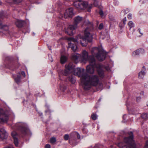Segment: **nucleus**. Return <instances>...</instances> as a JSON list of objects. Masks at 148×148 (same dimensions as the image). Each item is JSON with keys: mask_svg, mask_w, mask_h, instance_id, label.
I'll return each instance as SVG.
<instances>
[{"mask_svg": "<svg viewBox=\"0 0 148 148\" xmlns=\"http://www.w3.org/2000/svg\"><path fill=\"white\" fill-rule=\"evenodd\" d=\"M96 57L99 60L102 61L105 59L106 58V54L103 52L99 53L97 54Z\"/></svg>", "mask_w": 148, "mask_h": 148, "instance_id": "obj_14", "label": "nucleus"}, {"mask_svg": "<svg viewBox=\"0 0 148 148\" xmlns=\"http://www.w3.org/2000/svg\"><path fill=\"white\" fill-rule=\"evenodd\" d=\"M138 32H139L140 33V34L141 35H143V34L141 32H140V29H138Z\"/></svg>", "mask_w": 148, "mask_h": 148, "instance_id": "obj_43", "label": "nucleus"}, {"mask_svg": "<svg viewBox=\"0 0 148 148\" xmlns=\"http://www.w3.org/2000/svg\"><path fill=\"white\" fill-rule=\"evenodd\" d=\"M130 136L129 138H125L124 142L119 143L118 146L120 148H136L133 140L132 132H130Z\"/></svg>", "mask_w": 148, "mask_h": 148, "instance_id": "obj_4", "label": "nucleus"}, {"mask_svg": "<svg viewBox=\"0 0 148 148\" xmlns=\"http://www.w3.org/2000/svg\"><path fill=\"white\" fill-rule=\"evenodd\" d=\"M126 21V17H125L123 19V23L124 24V25L125 24V22Z\"/></svg>", "mask_w": 148, "mask_h": 148, "instance_id": "obj_40", "label": "nucleus"}, {"mask_svg": "<svg viewBox=\"0 0 148 148\" xmlns=\"http://www.w3.org/2000/svg\"><path fill=\"white\" fill-rule=\"evenodd\" d=\"M67 58L65 56H62L60 58V62L61 63L63 64L67 61Z\"/></svg>", "mask_w": 148, "mask_h": 148, "instance_id": "obj_21", "label": "nucleus"}, {"mask_svg": "<svg viewBox=\"0 0 148 148\" xmlns=\"http://www.w3.org/2000/svg\"><path fill=\"white\" fill-rule=\"evenodd\" d=\"M92 39V35L91 33V31L89 28H87L84 32V35L82 40L86 42H91Z\"/></svg>", "mask_w": 148, "mask_h": 148, "instance_id": "obj_7", "label": "nucleus"}, {"mask_svg": "<svg viewBox=\"0 0 148 148\" xmlns=\"http://www.w3.org/2000/svg\"><path fill=\"white\" fill-rule=\"evenodd\" d=\"M143 70L139 72L138 74V77L139 78H143L145 75L146 71L145 68L144 66L143 67Z\"/></svg>", "mask_w": 148, "mask_h": 148, "instance_id": "obj_16", "label": "nucleus"}, {"mask_svg": "<svg viewBox=\"0 0 148 148\" xmlns=\"http://www.w3.org/2000/svg\"><path fill=\"white\" fill-rule=\"evenodd\" d=\"M83 51H82V53H83ZM82 56H81L79 54L75 53L72 54L71 59L73 60L74 61L75 63H77L80 57H81V60H82Z\"/></svg>", "mask_w": 148, "mask_h": 148, "instance_id": "obj_13", "label": "nucleus"}, {"mask_svg": "<svg viewBox=\"0 0 148 148\" xmlns=\"http://www.w3.org/2000/svg\"><path fill=\"white\" fill-rule=\"evenodd\" d=\"M109 18L111 21H114V18L112 15H110Z\"/></svg>", "mask_w": 148, "mask_h": 148, "instance_id": "obj_33", "label": "nucleus"}, {"mask_svg": "<svg viewBox=\"0 0 148 148\" xmlns=\"http://www.w3.org/2000/svg\"><path fill=\"white\" fill-rule=\"evenodd\" d=\"M74 6L79 10H83L87 6L88 3L86 2L83 1L78 0L74 2Z\"/></svg>", "mask_w": 148, "mask_h": 148, "instance_id": "obj_6", "label": "nucleus"}, {"mask_svg": "<svg viewBox=\"0 0 148 148\" xmlns=\"http://www.w3.org/2000/svg\"><path fill=\"white\" fill-rule=\"evenodd\" d=\"M12 135L13 138H14L16 137L17 134L14 131L12 133Z\"/></svg>", "mask_w": 148, "mask_h": 148, "instance_id": "obj_28", "label": "nucleus"}, {"mask_svg": "<svg viewBox=\"0 0 148 148\" xmlns=\"http://www.w3.org/2000/svg\"><path fill=\"white\" fill-rule=\"evenodd\" d=\"M82 18L81 17H80L79 16H78L75 17V25H76L77 26V25L80 23L82 20Z\"/></svg>", "mask_w": 148, "mask_h": 148, "instance_id": "obj_17", "label": "nucleus"}, {"mask_svg": "<svg viewBox=\"0 0 148 148\" xmlns=\"http://www.w3.org/2000/svg\"><path fill=\"white\" fill-rule=\"evenodd\" d=\"M140 99V97H138V98H137V100L138 99Z\"/></svg>", "mask_w": 148, "mask_h": 148, "instance_id": "obj_46", "label": "nucleus"}, {"mask_svg": "<svg viewBox=\"0 0 148 148\" xmlns=\"http://www.w3.org/2000/svg\"><path fill=\"white\" fill-rule=\"evenodd\" d=\"M0 29L3 30V33H5V34L7 35L10 34V32L8 30V27L6 25L3 24L2 23H0Z\"/></svg>", "mask_w": 148, "mask_h": 148, "instance_id": "obj_12", "label": "nucleus"}, {"mask_svg": "<svg viewBox=\"0 0 148 148\" xmlns=\"http://www.w3.org/2000/svg\"><path fill=\"white\" fill-rule=\"evenodd\" d=\"M16 125L23 134H25L29 133L30 130L27 128L26 124L22 122H19L17 123Z\"/></svg>", "mask_w": 148, "mask_h": 148, "instance_id": "obj_5", "label": "nucleus"}, {"mask_svg": "<svg viewBox=\"0 0 148 148\" xmlns=\"http://www.w3.org/2000/svg\"><path fill=\"white\" fill-rule=\"evenodd\" d=\"M13 138H14V144H15V145L16 146H18V139H17V137Z\"/></svg>", "mask_w": 148, "mask_h": 148, "instance_id": "obj_24", "label": "nucleus"}, {"mask_svg": "<svg viewBox=\"0 0 148 148\" xmlns=\"http://www.w3.org/2000/svg\"><path fill=\"white\" fill-rule=\"evenodd\" d=\"M63 17L62 16L61 17L60 16V18H62Z\"/></svg>", "mask_w": 148, "mask_h": 148, "instance_id": "obj_47", "label": "nucleus"}, {"mask_svg": "<svg viewBox=\"0 0 148 148\" xmlns=\"http://www.w3.org/2000/svg\"><path fill=\"white\" fill-rule=\"evenodd\" d=\"M66 69L64 71V74L66 76L69 73L73 72L75 75L78 76L79 77H81V82H82V77L83 75L87 74L86 73H84V69L81 70L79 68H75L74 66H72L71 64H70L67 66H66Z\"/></svg>", "mask_w": 148, "mask_h": 148, "instance_id": "obj_3", "label": "nucleus"}, {"mask_svg": "<svg viewBox=\"0 0 148 148\" xmlns=\"http://www.w3.org/2000/svg\"><path fill=\"white\" fill-rule=\"evenodd\" d=\"M145 148H148V140L146 143V144L145 146Z\"/></svg>", "mask_w": 148, "mask_h": 148, "instance_id": "obj_38", "label": "nucleus"}, {"mask_svg": "<svg viewBox=\"0 0 148 148\" xmlns=\"http://www.w3.org/2000/svg\"><path fill=\"white\" fill-rule=\"evenodd\" d=\"M92 119L94 120H95L97 119V116L96 114H95L93 113L91 116Z\"/></svg>", "mask_w": 148, "mask_h": 148, "instance_id": "obj_26", "label": "nucleus"}, {"mask_svg": "<svg viewBox=\"0 0 148 148\" xmlns=\"http://www.w3.org/2000/svg\"><path fill=\"white\" fill-rule=\"evenodd\" d=\"M56 141V139L54 137H52L50 139V142L51 143L54 144Z\"/></svg>", "mask_w": 148, "mask_h": 148, "instance_id": "obj_25", "label": "nucleus"}, {"mask_svg": "<svg viewBox=\"0 0 148 148\" xmlns=\"http://www.w3.org/2000/svg\"><path fill=\"white\" fill-rule=\"evenodd\" d=\"M141 117L142 118L144 119H146L147 118V114L146 113L143 114Z\"/></svg>", "mask_w": 148, "mask_h": 148, "instance_id": "obj_29", "label": "nucleus"}, {"mask_svg": "<svg viewBox=\"0 0 148 148\" xmlns=\"http://www.w3.org/2000/svg\"><path fill=\"white\" fill-rule=\"evenodd\" d=\"M77 26L76 25H70L68 28L67 30H66L65 32L69 35H73V31L77 28Z\"/></svg>", "mask_w": 148, "mask_h": 148, "instance_id": "obj_10", "label": "nucleus"}, {"mask_svg": "<svg viewBox=\"0 0 148 148\" xmlns=\"http://www.w3.org/2000/svg\"><path fill=\"white\" fill-rule=\"evenodd\" d=\"M147 106H148V103L147 104Z\"/></svg>", "mask_w": 148, "mask_h": 148, "instance_id": "obj_48", "label": "nucleus"}, {"mask_svg": "<svg viewBox=\"0 0 148 148\" xmlns=\"http://www.w3.org/2000/svg\"><path fill=\"white\" fill-rule=\"evenodd\" d=\"M24 22V21H23L18 20L15 22V24L17 27H20L23 26Z\"/></svg>", "mask_w": 148, "mask_h": 148, "instance_id": "obj_19", "label": "nucleus"}, {"mask_svg": "<svg viewBox=\"0 0 148 148\" xmlns=\"http://www.w3.org/2000/svg\"><path fill=\"white\" fill-rule=\"evenodd\" d=\"M22 0H14V1L16 3H19L21 2Z\"/></svg>", "mask_w": 148, "mask_h": 148, "instance_id": "obj_35", "label": "nucleus"}, {"mask_svg": "<svg viewBox=\"0 0 148 148\" xmlns=\"http://www.w3.org/2000/svg\"><path fill=\"white\" fill-rule=\"evenodd\" d=\"M99 82V79L96 75L90 77L87 74L83 75L82 77V84L84 89L87 90L91 87V85L97 86Z\"/></svg>", "mask_w": 148, "mask_h": 148, "instance_id": "obj_1", "label": "nucleus"}, {"mask_svg": "<svg viewBox=\"0 0 148 148\" xmlns=\"http://www.w3.org/2000/svg\"><path fill=\"white\" fill-rule=\"evenodd\" d=\"M99 85V87L100 89L102 90L103 88V84H102L99 83L98 84Z\"/></svg>", "mask_w": 148, "mask_h": 148, "instance_id": "obj_32", "label": "nucleus"}, {"mask_svg": "<svg viewBox=\"0 0 148 148\" xmlns=\"http://www.w3.org/2000/svg\"><path fill=\"white\" fill-rule=\"evenodd\" d=\"M99 13L100 14V15L101 16H103V12L102 10H100V11L99 12Z\"/></svg>", "mask_w": 148, "mask_h": 148, "instance_id": "obj_36", "label": "nucleus"}, {"mask_svg": "<svg viewBox=\"0 0 148 148\" xmlns=\"http://www.w3.org/2000/svg\"><path fill=\"white\" fill-rule=\"evenodd\" d=\"M4 148H14L13 147H5Z\"/></svg>", "mask_w": 148, "mask_h": 148, "instance_id": "obj_45", "label": "nucleus"}, {"mask_svg": "<svg viewBox=\"0 0 148 148\" xmlns=\"http://www.w3.org/2000/svg\"><path fill=\"white\" fill-rule=\"evenodd\" d=\"M96 68L99 76L102 78L104 76V72L101 69V66L99 65H97Z\"/></svg>", "mask_w": 148, "mask_h": 148, "instance_id": "obj_15", "label": "nucleus"}, {"mask_svg": "<svg viewBox=\"0 0 148 148\" xmlns=\"http://www.w3.org/2000/svg\"><path fill=\"white\" fill-rule=\"evenodd\" d=\"M68 40V48H71V49L74 52L76 51L77 47L76 45L74 44V43L77 42V40L72 38H69Z\"/></svg>", "mask_w": 148, "mask_h": 148, "instance_id": "obj_8", "label": "nucleus"}, {"mask_svg": "<svg viewBox=\"0 0 148 148\" xmlns=\"http://www.w3.org/2000/svg\"><path fill=\"white\" fill-rule=\"evenodd\" d=\"M8 119V116L3 114V111L0 110V123L6 122Z\"/></svg>", "mask_w": 148, "mask_h": 148, "instance_id": "obj_11", "label": "nucleus"}, {"mask_svg": "<svg viewBox=\"0 0 148 148\" xmlns=\"http://www.w3.org/2000/svg\"><path fill=\"white\" fill-rule=\"evenodd\" d=\"M12 76L14 77V79L15 81L17 83H19L20 81L21 75H18L16 76V75H12Z\"/></svg>", "mask_w": 148, "mask_h": 148, "instance_id": "obj_20", "label": "nucleus"}, {"mask_svg": "<svg viewBox=\"0 0 148 148\" xmlns=\"http://www.w3.org/2000/svg\"><path fill=\"white\" fill-rule=\"evenodd\" d=\"M98 49L97 47H94L92 49V50L91 51V52L92 54L95 55V53L98 51Z\"/></svg>", "mask_w": 148, "mask_h": 148, "instance_id": "obj_22", "label": "nucleus"}, {"mask_svg": "<svg viewBox=\"0 0 148 148\" xmlns=\"http://www.w3.org/2000/svg\"><path fill=\"white\" fill-rule=\"evenodd\" d=\"M22 73V74L23 75H24V77H25V73L24 72H23V71L22 72V73Z\"/></svg>", "mask_w": 148, "mask_h": 148, "instance_id": "obj_44", "label": "nucleus"}, {"mask_svg": "<svg viewBox=\"0 0 148 148\" xmlns=\"http://www.w3.org/2000/svg\"><path fill=\"white\" fill-rule=\"evenodd\" d=\"M132 15L131 14H130L128 15L127 18H128L129 19H131L132 18Z\"/></svg>", "mask_w": 148, "mask_h": 148, "instance_id": "obj_37", "label": "nucleus"}, {"mask_svg": "<svg viewBox=\"0 0 148 148\" xmlns=\"http://www.w3.org/2000/svg\"><path fill=\"white\" fill-rule=\"evenodd\" d=\"M66 87L64 86L63 85H62V86L61 85H60V89L61 90H62V91H64L65 89H66Z\"/></svg>", "mask_w": 148, "mask_h": 148, "instance_id": "obj_30", "label": "nucleus"}, {"mask_svg": "<svg viewBox=\"0 0 148 148\" xmlns=\"http://www.w3.org/2000/svg\"><path fill=\"white\" fill-rule=\"evenodd\" d=\"M144 50L143 49L137 50L133 53L132 55L135 56L136 55H138L140 54L141 53H143Z\"/></svg>", "mask_w": 148, "mask_h": 148, "instance_id": "obj_18", "label": "nucleus"}, {"mask_svg": "<svg viewBox=\"0 0 148 148\" xmlns=\"http://www.w3.org/2000/svg\"><path fill=\"white\" fill-rule=\"evenodd\" d=\"M74 15L73 9L70 8L66 9L64 13V18H66L68 17H71Z\"/></svg>", "mask_w": 148, "mask_h": 148, "instance_id": "obj_9", "label": "nucleus"}, {"mask_svg": "<svg viewBox=\"0 0 148 148\" xmlns=\"http://www.w3.org/2000/svg\"><path fill=\"white\" fill-rule=\"evenodd\" d=\"M81 44L83 46H86L87 45V43H85L84 44L83 43H82V42H81Z\"/></svg>", "mask_w": 148, "mask_h": 148, "instance_id": "obj_39", "label": "nucleus"}, {"mask_svg": "<svg viewBox=\"0 0 148 148\" xmlns=\"http://www.w3.org/2000/svg\"><path fill=\"white\" fill-rule=\"evenodd\" d=\"M69 80L72 83H74L75 82V79L72 77H69Z\"/></svg>", "mask_w": 148, "mask_h": 148, "instance_id": "obj_27", "label": "nucleus"}, {"mask_svg": "<svg viewBox=\"0 0 148 148\" xmlns=\"http://www.w3.org/2000/svg\"><path fill=\"white\" fill-rule=\"evenodd\" d=\"M128 25L131 28L134 26V24L132 21H130L128 23Z\"/></svg>", "mask_w": 148, "mask_h": 148, "instance_id": "obj_23", "label": "nucleus"}, {"mask_svg": "<svg viewBox=\"0 0 148 148\" xmlns=\"http://www.w3.org/2000/svg\"><path fill=\"white\" fill-rule=\"evenodd\" d=\"M103 27V23H101L99 25V29H101Z\"/></svg>", "mask_w": 148, "mask_h": 148, "instance_id": "obj_34", "label": "nucleus"}, {"mask_svg": "<svg viewBox=\"0 0 148 148\" xmlns=\"http://www.w3.org/2000/svg\"><path fill=\"white\" fill-rule=\"evenodd\" d=\"M50 145L49 144H47L45 146V148H50Z\"/></svg>", "mask_w": 148, "mask_h": 148, "instance_id": "obj_41", "label": "nucleus"}, {"mask_svg": "<svg viewBox=\"0 0 148 148\" xmlns=\"http://www.w3.org/2000/svg\"><path fill=\"white\" fill-rule=\"evenodd\" d=\"M77 138H78V139H79L80 138V135L79 134L77 133Z\"/></svg>", "mask_w": 148, "mask_h": 148, "instance_id": "obj_42", "label": "nucleus"}, {"mask_svg": "<svg viewBox=\"0 0 148 148\" xmlns=\"http://www.w3.org/2000/svg\"><path fill=\"white\" fill-rule=\"evenodd\" d=\"M69 138V136L68 134H66L64 135V139L65 140H67Z\"/></svg>", "mask_w": 148, "mask_h": 148, "instance_id": "obj_31", "label": "nucleus"}, {"mask_svg": "<svg viewBox=\"0 0 148 148\" xmlns=\"http://www.w3.org/2000/svg\"><path fill=\"white\" fill-rule=\"evenodd\" d=\"M88 61L90 64L86 67L87 72L89 73L92 74L94 72V68L96 66L95 64V60L93 56H88V53L86 51L83 52L82 56V61L84 63Z\"/></svg>", "mask_w": 148, "mask_h": 148, "instance_id": "obj_2", "label": "nucleus"}]
</instances>
